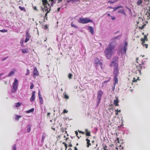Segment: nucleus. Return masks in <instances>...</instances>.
<instances>
[{
    "label": "nucleus",
    "mask_w": 150,
    "mask_h": 150,
    "mask_svg": "<svg viewBox=\"0 0 150 150\" xmlns=\"http://www.w3.org/2000/svg\"><path fill=\"white\" fill-rule=\"evenodd\" d=\"M113 44L112 43H110L108 47L105 49V51L106 57L108 59H110L113 53L112 50L115 46V45H112Z\"/></svg>",
    "instance_id": "1"
},
{
    "label": "nucleus",
    "mask_w": 150,
    "mask_h": 150,
    "mask_svg": "<svg viewBox=\"0 0 150 150\" xmlns=\"http://www.w3.org/2000/svg\"><path fill=\"white\" fill-rule=\"evenodd\" d=\"M42 4L44 6V9L45 11H47V12L45 14V17L47 16V14L51 10V6L50 4L47 2V0H42Z\"/></svg>",
    "instance_id": "2"
},
{
    "label": "nucleus",
    "mask_w": 150,
    "mask_h": 150,
    "mask_svg": "<svg viewBox=\"0 0 150 150\" xmlns=\"http://www.w3.org/2000/svg\"><path fill=\"white\" fill-rule=\"evenodd\" d=\"M110 66L113 68V74L115 76H117L118 73V64L116 62H112Z\"/></svg>",
    "instance_id": "3"
},
{
    "label": "nucleus",
    "mask_w": 150,
    "mask_h": 150,
    "mask_svg": "<svg viewBox=\"0 0 150 150\" xmlns=\"http://www.w3.org/2000/svg\"><path fill=\"white\" fill-rule=\"evenodd\" d=\"M79 23L82 24H86L90 22H93L92 20L88 18H79L78 21Z\"/></svg>",
    "instance_id": "4"
},
{
    "label": "nucleus",
    "mask_w": 150,
    "mask_h": 150,
    "mask_svg": "<svg viewBox=\"0 0 150 150\" xmlns=\"http://www.w3.org/2000/svg\"><path fill=\"white\" fill-rule=\"evenodd\" d=\"M103 94V92L101 90H99L97 93L98 103H99L101 100V99Z\"/></svg>",
    "instance_id": "5"
},
{
    "label": "nucleus",
    "mask_w": 150,
    "mask_h": 150,
    "mask_svg": "<svg viewBox=\"0 0 150 150\" xmlns=\"http://www.w3.org/2000/svg\"><path fill=\"white\" fill-rule=\"evenodd\" d=\"M18 84V80L16 79H15L14 82L13 83V88L14 90V92L16 90L17 88Z\"/></svg>",
    "instance_id": "6"
},
{
    "label": "nucleus",
    "mask_w": 150,
    "mask_h": 150,
    "mask_svg": "<svg viewBox=\"0 0 150 150\" xmlns=\"http://www.w3.org/2000/svg\"><path fill=\"white\" fill-rule=\"evenodd\" d=\"M127 43L126 42H125V46L123 49H122L121 50V52L122 54H123L124 53L126 54V53L127 50Z\"/></svg>",
    "instance_id": "7"
},
{
    "label": "nucleus",
    "mask_w": 150,
    "mask_h": 150,
    "mask_svg": "<svg viewBox=\"0 0 150 150\" xmlns=\"http://www.w3.org/2000/svg\"><path fill=\"white\" fill-rule=\"evenodd\" d=\"M94 64L96 66H98V64H100L102 65V64L100 62L99 60L97 58H96L94 60Z\"/></svg>",
    "instance_id": "8"
},
{
    "label": "nucleus",
    "mask_w": 150,
    "mask_h": 150,
    "mask_svg": "<svg viewBox=\"0 0 150 150\" xmlns=\"http://www.w3.org/2000/svg\"><path fill=\"white\" fill-rule=\"evenodd\" d=\"M35 92L34 91L33 92L32 96L30 98V101H33L35 98Z\"/></svg>",
    "instance_id": "9"
},
{
    "label": "nucleus",
    "mask_w": 150,
    "mask_h": 150,
    "mask_svg": "<svg viewBox=\"0 0 150 150\" xmlns=\"http://www.w3.org/2000/svg\"><path fill=\"white\" fill-rule=\"evenodd\" d=\"M30 38V35L28 33H27L26 35V38L25 41V42H27L29 40Z\"/></svg>",
    "instance_id": "10"
},
{
    "label": "nucleus",
    "mask_w": 150,
    "mask_h": 150,
    "mask_svg": "<svg viewBox=\"0 0 150 150\" xmlns=\"http://www.w3.org/2000/svg\"><path fill=\"white\" fill-rule=\"evenodd\" d=\"M38 70H37L36 68H35L34 69L33 75L34 76H38Z\"/></svg>",
    "instance_id": "11"
},
{
    "label": "nucleus",
    "mask_w": 150,
    "mask_h": 150,
    "mask_svg": "<svg viewBox=\"0 0 150 150\" xmlns=\"http://www.w3.org/2000/svg\"><path fill=\"white\" fill-rule=\"evenodd\" d=\"M147 35H145L144 36V38H141V41L142 42H145V41H148V39L147 38Z\"/></svg>",
    "instance_id": "12"
},
{
    "label": "nucleus",
    "mask_w": 150,
    "mask_h": 150,
    "mask_svg": "<svg viewBox=\"0 0 150 150\" xmlns=\"http://www.w3.org/2000/svg\"><path fill=\"white\" fill-rule=\"evenodd\" d=\"M88 29L92 34H93V27L91 26H89L88 27Z\"/></svg>",
    "instance_id": "13"
},
{
    "label": "nucleus",
    "mask_w": 150,
    "mask_h": 150,
    "mask_svg": "<svg viewBox=\"0 0 150 150\" xmlns=\"http://www.w3.org/2000/svg\"><path fill=\"white\" fill-rule=\"evenodd\" d=\"M116 99L114 100V104H115L116 106H118V103L119 102V101L118 100V98L116 97Z\"/></svg>",
    "instance_id": "14"
},
{
    "label": "nucleus",
    "mask_w": 150,
    "mask_h": 150,
    "mask_svg": "<svg viewBox=\"0 0 150 150\" xmlns=\"http://www.w3.org/2000/svg\"><path fill=\"white\" fill-rule=\"evenodd\" d=\"M146 15L147 17V19H149L150 18V9L149 8V11L146 13Z\"/></svg>",
    "instance_id": "15"
},
{
    "label": "nucleus",
    "mask_w": 150,
    "mask_h": 150,
    "mask_svg": "<svg viewBox=\"0 0 150 150\" xmlns=\"http://www.w3.org/2000/svg\"><path fill=\"white\" fill-rule=\"evenodd\" d=\"M46 134L45 133H43L42 137L41 139V142H43L44 140L46 137Z\"/></svg>",
    "instance_id": "16"
},
{
    "label": "nucleus",
    "mask_w": 150,
    "mask_h": 150,
    "mask_svg": "<svg viewBox=\"0 0 150 150\" xmlns=\"http://www.w3.org/2000/svg\"><path fill=\"white\" fill-rule=\"evenodd\" d=\"M16 71V70L15 69H13V70L11 71L9 73L8 76H10L13 75L14 73Z\"/></svg>",
    "instance_id": "17"
},
{
    "label": "nucleus",
    "mask_w": 150,
    "mask_h": 150,
    "mask_svg": "<svg viewBox=\"0 0 150 150\" xmlns=\"http://www.w3.org/2000/svg\"><path fill=\"white\" fill-rule=\"evenodd\" d=\"M86 143L87 144V147H89V146L91 145V144L90 143V140L88 139H86Z\"/></svg>",
    "instance_id": "18"
},
{
    "label": "nucleus",
    "mask_w": 150,
    "mask_h": 150,
    "mask_svg": "<svg viewBox=\"0 0 150 150\" xmlns=\"http://www.w3.org/2000/svg\"><path fill=\"white\" fill-rule=\"evenodd\" d=\"M113 61L112 62H116L118 64V58L117 57H114L113 58Z\"/></svg>",
    "instance_id": "19"
},
{
    "label": "nucleus",
    "mask_w": 150,
    "mask_h": 150,
    "mask_svg": "<svg viewBox=\"0 0 150 150\" xmlns=\"http://www.w3.org/2000/svg\"><path fill=\"white\" fill-rule=\"evenodd\" d=\"M22 52L23 53H26L28 52V50L26 49H21V50Z\"/></svg>",
    "instance_id": "20"
},
{
    "label": "nucleus",
    "mask_w": 150,
    "mask_h": 150,
    "mask_svg": "<svg viewBox=\"0 0 150 150\" xmlns=\"http://www.w3.org/2000/svg\"><path fill=\"white\" fill-rule=\"evenodd\" d=\"M115 79V83H114V85H115L117 83H118V79L116 77V76H115V77L114 78Z\"/></svg>",
    "instance_id": "21"
},
{
    "label": "nucleus",
    "mask_w": 150,
    "mask_h": 150,
    "mask_svg": "<svg viewBox=\"0 0 150 150\" xmlns=\"http://www.w3.org/2000/svg\"><path fill=\"white\" fill-rule=\"evenodd\" d=\"M118 12L121 13L124 15H125V12L124 11V10L123 9H122L120 10H119V11H118Z\"/></svg>",
    "instance_id": "22"
},
{
    "label": "nucleus",
    "mask_w": 150,
    "mask_h": 150,
    "mask_svg": "<svg viewBox=\"0 0 150 150\" xmlns=\"http://www.w3.org/2000/svg\"><path fill=\"white\" fill-rule=\"evenodd\" d=\"M31 126L30 125H28L27 127V132H29L31 130Z\"/></svg>",
    "instance_id": "23"
},
{
    "label": "nucleus",
    "mask_w": 150,
    "mask_h": 150,
    "mask_svg": "<svg viewBox=\"0 0 150 150\" xmlns=\"http://www.w3.org/2000/svg\"><path fill=\"white\" fill-rule=\"evenodd\" d=\"M19 8L21 9V11H24V12H26V10L25 8L23 7H22L21 6H19Z\"/></svg>",
    "instance_id": "24"
},
{
    "label": "nucleus",
    "mask_w": 150,
    "mask_h": 150,
    "mask_svg": "<svg viewBox=\"0 0 150 150\" xmlns=\"http://www.w3.org/2000/svg\"><path fill=\"white\" fill-rule=\"evenodd\" d=\"M39 100H40V103L41 104H42L43 103V99H42V96L40 97H39Z\"/></svg>",
    "instance_id": "25"
},
{
    "label": "nucleus",
    "mask_w": 150,
    "mask_h": 150,
    "mask_svg": "<svg viewBox=\"0 0 150 150\" xmlns=\"http://www.w3.org/2000/svg\"><path fill=\"white\" fill-rule=\"evenodd\" d=\"M21 105V103L19 102H18L15 104V107H18L20 106Z\"/></svg>",
    "instance_id": "26"
},
{
    "label": "nucleus",
    "mask_w": 150,
    "mask_h": 150,
    "mask_svg": "<svg viewBox=\"0 0 150 150\" xmlns=\"http://www.w3.org/2000/svg\"><path fill=\"white\" fill-rule=\"evenodd\" d=\"M142 45L144 47H145L146 48H148V44H144V42H142Z\"/></svg>",
    "instance_id": "27"
},
{
    "label": "nucleus",
    "mask_w": 150,
    "mask_h": 150,
    "mask_svg": "<svg viewBox=\"0 0 150 150\" xmlns=\"http://www.w3.org/2000/svg\"><path fill=\"white\" fill-rule=\"evenodd\" d=\"M34 108H32L28 110L27 111V112L28 113H30L31 112H33L34 111Z\"/></svg>",
    "instance_id": "28"
},
{
    "label": "nucleus",
    "mask_w": 150,
    "mask_h": 150,
    "mask_svg": "<svg viewBox=\"0 0 150 150\" xmlns=\"http://www.w3.org/2000/svg\"><path fill=\"white\" fill-rule=\"evenodd\" d=\"M143 0H139L137 2V4L139 5H140L142 3Z\"/></svg>",
    "instance_id": "29"
},
{
    "label": "nucleus",
    "mask_w": 150,
    "mask_h": 150,
    "mask_svg": "<svg viewBox=\"0 0 150 150\" xmlns=\"http://www.w3.org/2000/svg\"><path fill=\"white\" fill-rule=\"evenodd\" d=\"M86 135L87 136H90V132L88 131L87 129H86Z\"/></svg>",
    "instance_id": "30"
},
{
    "label": "nucleus",
    "mask_w": 150,
    "mask_h": 150,
    "mask_svg": "<svg viewBox=\"0 0 150 150\" xmlns=\"http://www.w3.org/2000/svg\"><path fill=\"white\" fill-rule=\"evenodd\" d=\"M71 26L72 27H74L75 28H77V26H76L73 23H71Z\"/></svg>",
    "instance_id": "31"
},
{
    "label": "nucleus",
    "mask_w": 150,
    "mask_h": 150,
    "mask_svg": "<svg viewBox=\"0 0 150 150\" xmlns=\"http://www.w3.org/2000/svg\"><path fill=\"white\" fill-rule=\"evenodd\" d=\"M72 76H73L72 74L71 73H69L68 74V78H69V79H71L72 78Z\"/></svg>",
    "instance_id": "32"
},
{
    "label": "nucleus",
    "mask_w": 150,
    "mask_h": 150,
    "mask_svg": "<svg viewBox=\"0 0 150 150\" xmlns=\"http://www.w3.org/2000/svg\"><path fill=\"white\" fill-rule=\"evenodd\" d=\"M21 116L18 115H16L15 117V119L16 120H18L20 117Z\"/></svg>",
    "instance_id": "33"
},
{
    "label": "nucleus",
    "mask_w": 150,
    "mask_h": 150,
    "mask_svg": "<svg viewBox=\"0 0 150 150\" xmlns=\"http://www.w3.org/2000/svg\"><path fill=\"white\" fill-rule=\"evenodd\" d=\"M64 98L66 99H68L69 98V96L66 93L64 94Z\"/></svg>",
    "instance_id": "34"
},
{
    "label": "nucleus",
    "mask_w": 150,
    "mask_h": 150,
    "mask_svg": "<svg viewBox=\"0 0 150 150\" xmlns=\"http://www.w3.org/2000/svg\"><path fill=\"white\" fill-rule=\"evenodd\" d=\"M7 30H5V29H3V30H0V31L1 32L3 33H4V32H7Z\"/></svg>",
    "instance_id": "35"
},
{
    "label": "nucleus",
    "mask_w": 150,
    "mask_h": 150,
    "mask_svg": "<svg viewBox=\"0 0 150 150\" xmlns=\"http://www.w3.org/2000/svg\"><path fill=\"white\" fill-rule=\"evenodd\" d=\"M136 73H139V75L141 74V71L140 70H138L136 71Z\"/></svg>",
    "instance_id": "36"
},
{
    "label": "nucleus",
    "mask_w": 150,
    "mask_h": 150,
    "mask_svg": "<svg viewBox=\"0 0 150 150\" xmlns=\"http://www.w3.org/2000/svg\"><path fill=\"white\" fill-rule=\"evenodd\" d=\"M120 7H121V6H118L116 7L113 8L114 11H116L117 9H118Z\"/></svg>",
    "instance_id": "37"
},
{
    "label": "nucleus",
    "mask_w": 150,
    "mask_h": 150,
    "mask_svg": "<svg viewBox=\"0 0 150 150\" xmlns=\"http://www.w3.org/2000/svg\"><path fill=\"white\" fill-rule=\"evenodd\" d=\"M33 87H34L33 84V83H31V85H30V88L31 89H33Z\"/></svg>",
    "instance_id": "38"
},
{
    "label": "nucleus",
    "mask_w": 150,
    "mask_h": 150,
    "mask_svg": "<svg viewBox=\"0 0 150 150\" xmlns=\"http://www.w3.org/2000/svg\"><path fill=\"white\" fill-rule=\"evenodd\" d=\"M27 72L25 74V75H28L29 74V73L30 72L29 70L28 69H27Z\"/></svg>",
    "instance_id": "39"
},
{
    "label": "nucleus",
    "mask_w": 150,
    "mask_h": 150,
    "mask_svg": "<svg viewBox=\"0 0 150 150\" xmlns=\"http://www.w3.org/2000/svg\"><path fill=\"white\" fill-rule=\"evenodd\" d=\"M51 2V5H52L54 4V0H49Z\"/></svg>",
    "instance_id": "40"
},
{
    "label": "nucleus",
    "mask_w": 150,
    "mask_h": 150,
    "mask_svg": "<svg viewBox=\"0 0 150 150\" xmlns=\"http://www.w3.org/2000/svg\"><path fill=\"white\" fill-rule=\"evenodd\" d=\"M68 112V110H66L65 109H64L63 110V113H67Z\"/></svg>",
    "instance_id": "41"
},
{
    "label": "nucleus",
    "mask_w": 150,
    "mask_h": 150,
    "mask_svg": "<svg viewBox=\"0 0 150 150\" xmlns=\"http://www.w3.org/2000/svg\"><path fill=\"white\" fill-rule=\"evenodd\" d=\"M115 111L117 112H121V110H118V109H117V110H115Z\"/></svg>",
    "instance_id": "42"
},
{
    "label": "nucleus",
    "mask_w": 150,
    "mask_h": 150,
    "mask_svg": "<svg viewBox=\"0 0 150 150\" xmlns=\"http://www.w3.org/2000/svg\"><path fill=\"white\" fill-rule=\"evenodd\" d=\"M137 79H135V78H133V80L132 81L133 82H135L137 81Z\"/></svg>",
    "instance_id": "43"
},
{
    "label": "nucleus",
    "mask_w": 150,
    "mask_h": 150,
    "mask_svg": "<svg viewBox=\"0 0 150 150\" xmlns=\"http://www.w3.org/2000/svg\"><path fill=\"white\" fill-rule=\"evenodd\" d=\"M38 96H39V97L41 96V95L40 94V91H39L38 93Z\"/></svg>",
    "instance_id": "44"
},
{
    "label": "nucleus",
    "mask_w": 150,
    "mask_h": 150,
    "mask_svg": "<svg viewBox=\"0 0 150 150\" xmlns=\"http://www.w3.org/2000/svg\"><path fill=\"white\" fill-rule=\"evenodd\" d=\"M44 28L47 29L48 28L47 26V25H45L44 26Z\"/></svg>",
    "instance_id": "45"
},
{
    "label": "nucleus",
    "mask_w": 150,
    "mask_h": 150,
    "mask_svg": "<svg viewBox=\"0 0 150 150\" xmlns=\"http://www.w3.org/2000/svg\"><path fill=\"white\" fill-rule=\"evenodd\" d=\"M13 150H16V148L15 145L14 146L13 148Z\"/></svg>",
    "instance_id": "46"
},
{
    "label": "nucleus",
    "mask_w": 150,
    "mask_h": 150,
    "mask_svg": "<svg viewBox=\"0 0 150 150\" xmlns=\"http://www.w3.org/2000/svg\"><path fill=\"white\" fill-rule=\"evenodd\" d=\"M79 132L80 133H82L83 134H84V132H83L81 131H79Z\"/></svg>",
    "instance_id": "47"
},
{
    "label": "nucleus",
    "mask_w": 150,
    "mask_h": 150,
    "mask_svg": "<svg viewBox=\"0 0 150 150\" xmlns=\"http://www.w3.org/2000/svg\"><path fill=\"white\" fill-rule=\"evenodd\" d=\"M75 134H76V135L77 136V137H78L79 138V137L77 136V135H78V132H76V131H75Z\"/></svg>",
    "instance_id": "48"
},
{
    "label": "nucleus",
    "mask_w": 150,
    "mask_h": 150,
    "mask_svg": "<svg viewBox=\"0 0 150 150\" xmlns=\"http://www.w3.org/2000/svg\"><path fill=\"white\" fill-rule=\"evenodd\" d=\"M21 45L22 46H23V40L22 41V42H21Z\"/></svg>",
    "instance_id": "49"
},
{
    "label": "nucleus",
    "mask_w": 150,
    "mask_h": 150,
    "mask_svg": "<svg viewBox=\"0 0 150 150\" xmlns=\"http://www.w3.org/2000/svg\"><path fill=\"white\" fill-rule=\"evenodd\" d=\"M60 8H58L57 9V11L58 12L60 11Z\"/></svg>",
    "instance_id": "50"
},
{
    "label": "nucleus",
    "mask_w": 150,
    "mask_h": 150,
    "mask_svg": "<svg viewBox=\"0 0 150 150\" xmlns=\"http://www.w3.org/2000/svg\"><path fill=\"white\" fill-rule=\"evenodd\" d=\"M115 17H112V19L113 20H114L115 19Z\"/></svg>",
    "instance_id": "51"
},
{
    "label": "nucleus",
    "mask_w": 150,
    "mask_h": 150,
    "mask_svg": "<svg viewBox=\"0 0 150 150\" xmlns=\"http://www.w3.org/2000/svg\"><path fill=\"white\" fill-rule=\"evenodd\" d=\"M139 18V20L140 21H142L143 20H142V18Z\"/></svg>",
    "instance_id": "52"
},
{
    "label": "nucleus",
    "mask_w": 150,
    "mask_h": 150,
    "mask_svg": "<svg viewBox=\"0 0 150 150\" xmlns=\"http://www.w3.org/2000/svg\"><path fill=\"white\" fill-rule=\"evenodd\" d=\"M123 126V125L122 123V124L120 125V127H122Z\"/></svg>",
    "instance_id": "53"
},
{
    "label": "nucleus",
    "mask_w": 150,
    "mask_h": 150,
    "mask_svg": "<svg viewBox=\"0 0 150 150\" xmlns=\"http://www.w3.org/2000/svg\"><path fill=\"white\" fill-rule=\"evenodd\" d=\"M50 114V112H48L47 113V115L48 116H49Z\"/></svg>",
    "instance_id": "54"
},
{
    "label": "nucleus",
    "mask_w": 150,
    "mask_h": 150,
    "mask_svg": "<svg viewBox=\"0 0 150 150\" xmlns=\"http://www.w3.org/2000/svg\"><path fill=\"white\" fill-rule=\"evenodd\" d=\"M75 150H77V149L76 147H75Z\"/></svg>",
    "instance_id": "55"
},
{
    "label": "nucleus",
    "mask_w": 150,
    "mask_h": 150,
    "mask_svg": "<svg viewBox=\"0 0 150 150\" xmlns=\"http://www.w3.org/2000/svg\"><path fill=\"white\" fill-rule=\"evenodd\" d=\"M108 16H110V14H108Z\"/></svg>",
    "instance_id": "56"
},
{
    "label": "nucleus",
    "mask_w": 150,
    "mask_h": 150,
    "mask_svg": "<svg viewBox=\"0 0 150 150\" xmlns=\"http://www.w3.org/2000/svg\"><path fill=\"white\" fill-rule=\"evenodd\" d=\"M118 112H117V113H116V115H118Z\"/></svg>",
    "instance_id": "57"
},
{
    "label": "nucleus",
    "mask_w": 150,
    "mask_h": 150,
    "mask_svg": "<svg viewBox=\"0 0 150 150\" xmlns=\"http://www.w3.org/2000/svg\"><path fill=\"white\" fill-rule=\"evenodd\" d=\"M34 9H35L36 10V7H35L34 8Z\"/></svg>",
    "instance_id": "58"
},
{
    "label": "nucleus",
    "mask_w": 150,
    "mask_h": 150,
    "mask_svg": "<svg viewBox=\"0 0 150 150\" xmlns=\"http://www.w3.org/2000/svg\"><path fill=\"white\" fill-rule=\"evenodd\" d=\"M109 8H112L111 6L109 7Z\"/></svg>",
    "instance_id": "59"
},
{
    "label": "nucleus",
    "mask_w": 150,
    "mask_h": 150,
    "mask_svg": "<svg viewBox=\"0 0 150 150\" xmlns=\"http://www.w3.org/2000/svg\"><path fill=\"white\" fill-rule=\"evenodd\" d=\"M116 149H117V150H118V148H117H117H116Z\"/></svg>",
    "instance_id": "60"
},
{
    "label": "nucleus",
    "mask_w": 150,
    "mask_h": 150,
    "mask_svg": "<svg viewBox=\"0 0 150 150\" xmlns=\"http://www.w3.org/2000/svg\"><path fill=\"white\" fill-rule=\"evenodd\" d=\"M76 145H78V143H77L76 144Z\"/></svg>",
    "instance_id": "61"
},
{
    "label": "nucleus",
    "mask_w": 150,
    "mask_h": 150,
    "mask_svg": "<svg viewBox=\"0 0 150 150\" xmlns=\"http://www.w3.org/2000/svg\"><path fill=\"white\" fill-rule=\"evenodd\" d=\"M92 142H94V141H93Z\"/></svg>",
    "instance_id": "62"
},
{
    "label": "nucleus",
    "mask_w": 150,
    "mask_h": 150,
    "mask_svg": "<svg viewBox=\"0 0 150 150\" xmlns=\"http://www.w3.org/2000/svg\"><path fill=\"white\" fill-rule=\"evenodd\" d=\"M142 34L144 35V33H142Z\"/></svg>",
    "instance_id": "63"
},
{
    "label": "nucleus",
    "mask_w": 150,
    "mask_h": 150,
    "mask_svg": "<svg viewBox=\"0 0 150 150\" xmlns=\"http://www.w3.org/2000/svg\"><path fill=\"white\" fill-rule=\"evenodd\" d=\"M104 150H105V148H104Z\"/></svg>",
    "instance_id": "64"
}]
</instances>
